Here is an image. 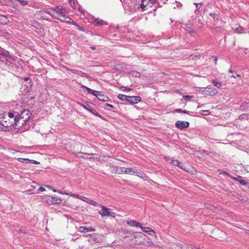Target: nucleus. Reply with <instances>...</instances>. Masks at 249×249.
I'll return each mask as SVG.
<instances>
[{
	"mask_svg": "<svg viewBox=\"0 0 249 249\" xmlns=\"http://www.w3.org/2000/svg\"><path fill=\"white\" fill-rule=\"evenodd\" d=\"M171 164L173 165L178 166L179 165L178 164H181V162L178 160H173V161H171Z\"/></svg>",
	"mask_w": 249,
	"mask_h": 249,
	"instance_id": "7c9ffc66",
	"label": "nucleus"
},
{
	"mask_svg": "<svg viewBox=\"0 0 249 249\" xmlns=\"http://www.w3.org/2000/svg\"><path fill=\"white\" fill-rule=\"evenodd\" d=\"M249 107V106L248 105V103L246 102H244L241 105L240 107V109L242 111H243Z\"/></svg>",
	"mask_w": 249,
	"mask_h": 249,
	"instance_id": "bb28decb",
	"label": "nucleus"
},
{
	"mask_svg": "<svg viewBox=\"0 0 249 249\" xmlns=\"http://www.w3.org/2000/svg\"><path fill=\"white\" fill-rule=\"evenodd\" d=\"M194 4L196 6V7L197 8L198 5H201L202 3H195Z\"/></svg>",
	"mask_w": 249,
	"mask_h": 249,
	"instance_id": "6e6d98bb",
	"label": "nucleus"
},
{
	"mask_svg": "<svg viewBox=\"0 0 249 249\" xmlns=\"http://www.w3.org/2000/svg\"><path fill=\"white\" fill-rule=\"evenodd\" d=\"M154 3V0H136L134 6L136 10L141 9L142 11H144L151 7Z\"/></svg>",
	"mask_w": 249,
	"mask_h": 249,
	"instance_id": "20e7f679",
	"label": "nucleus"
},
{
	"mask_svg": "<svg viewBox=\"0 0 249 249\" xmlns=\"http://www.w3.org/2000/svg\"><path fill=\"white\" fill-rule=\"evenodd\" d=\"M76 195V194H73V193H69V194L68 195H70V196H72V197H75Z\"/></svg>",
	"mask_w": 249,
	"mask_h": 249,
	"instance_id": "5fc2aeb1",
	"label": "nucleus"
},
{
	"mask_svg": "<svg viewBox=\"0 0 249 249\" xmlns=\"http://www.w3.org/2000/svg\"><path fill=\"white\" fill-rule=\"evenodd\" d=\"M165 159L166 161L167 162H168V163H170V164H171V161H173V160H172V159H170L169 157H166L165 158Z\"/></svg>",
	"mask_w": 249,
	"mask_h": 249,
	"instance_id": "79ce46f5",
	"label": "nucleus"
},
{
	"mask_svg": "<svg viewBox=\"0 0 249 249\" xmlns=\"http://www.w3.org/2000/svg\"><path fill=\"white\" fill-rule=\"evenodd\" d=\"M175 249H193V248L187 246L177 245Z\"/></svg>",
	"mask_w": 249,
	"mask_h": 249,
	"instance_id": "a878e982",
	"label": "nucleus"
},
{
	"mask_svg": "<svg viewBox=\"0 0 249 249\" xmlns=\"http://www.w3.org/2000/svg\"><path fill=\"white\" fill-rule=\"evenodd\" d=\"M46 187H47L48 188H49V189H52V188H52V187H51V186H49V185H47V186H46Z\"/></svg>",
	"mask_w": 249,
	"mask_h": 249,
	"instance_id": "680f3d73",
	"label": "nucleus"
},
{
	"mask_svg": "<svg viewBox=\"0 0 249 249\" xmlns=\"http://www.w3.org/2000/svg\"><path fill=\"white\" fill-rule=\"evenodd\" d=\"M108 97L104 95L103 93L100 95V97H98V99L100 101L106 102L108 100Z\"/></svg>",
	"mask_w": 249,
	"mask_h": 249,
	"instance_id": "393cba45",
	"label": "nucleus"
},
{
	"mask_svg": "<svg viewBox=\"0 0 249 249\" xmlns=\"http://www.w3.org/2000/svg\"><path fill=\"white\" fill-rule=\"evenodd\" d=\"M76 155L77 157L82 158H89L88 156H89L90 155H93L92 154H87L82 152H78L76 154Z\"/></svg>",
	"mask_w": 249,
	"mask_h": 249,
	"instance_id": "aec40b11",
	"label": "nucleus"
},
{
	"mask_svg": "<svg viewBox=\"0 0 249 249\" xmlns=\"http://www.w3.org/2000/svg\"><path fill=\"white\" fill-rule=\"evenodd\" d=\"M141 97L139 96H133L128 97V103L131 104H136L141 102Z\"/></svg>",
	"mask_w": 249,
	"mask_h": 249,
	"instance_id": "9d476101",
	"label": "nucleus"
},
{
	"mask_svg": "<svg viewBox=\"0 0 249 249\" xmlns=\"http://www.w3.org/2000/svg\"><path fill=\"white\" fill-rule=\"evenodd\" d=\"M0 55H1L5 58L10 59L12 60H16V56L13 55H11L9 52L5 50L3 48H0Z\"/></svg>",
	"mask_w": 249,
	"mask_h": 249,
	"instance_id": "6e6552de",
	"label": "nucleus"
},
{
	"mask_svg": "<svg viewBox=\"0 0 249 249\" xmlns=\"http://www.w3.org/2000/svg\"><path fill=\"white\" fill-rule=\"evenodd\" d=\"M69 3H70V5H71V6H74V1L73 0H68Z\"/></svg>",
	"mask_w": 249,
	"mask_h": 249,
	"instance_id": "c03bdc74",
	"label": "nucleus"
},
{
	"mask_svg": "<svg viewBox=\"0 0 249 249\" xmlns=\"http://www.w3.org/2000/svg\"><path fill=\"white\" fill-rule=\"evenodd\" d=\"M129 97V96H126L125 95L122 94H120L118 96V98L120 100H121L123 101H125L127 102H128V99Z\"/></svg>",
	"mask_w": 249,
	"mask_h": 249,
	"instance_id": "4be33fe9",
	"label": "nucleus"
},
{
	"mask_svg": "<svg viewBox=\"0 0 249 249\" xmlns=\"http://www.w3.org/2000/svg\"><path fill=\"white\" fill-rule=\"evenodd\" d=\"M102 210L99 212V213L102 216H109L114 218L116 216V213L109 211V209L105 206H101Z\"/></svg>",
	"mask_w": 249,
	"mask_h": 249,
	"instance_id": "39448f33",
	"label": "nucleus"
},
{
	"mask_svg": "<svg viewBox=\"0 0 249 249\" xmlns=\"http://www.w3.org/2000/svg\"><path fill=\"white\" fill-rule=\"evenodd\" d=\"M37 190L38 192H43V191H45V189L41 187H39Z\"/></svg>",
	"mask_w": 249,
	"mask_h": 249,
	"instance_id": "de8ad7c7",
	"label": "nucleus"
},
{
	"mask_svg": "<svg viewBox=\"0 0 249 249\" xmlns=\"http://www.w3.org/2000/svg\"><path fill=\"white\" fill-rule=\"evenodd\" d=\"M31 115L28 109H24L20 114L18 113V115L16 116V126L22 127L26 125L27 122L31 120Z\"/></svg>",
	"mask_w": 249,
	"mask_h": 249,
	"instance_id": "7ed1b4c3",
	"label": "nucleus"
},
{
	"mask_svg": "<svg viewBox=\"0 0 249 249\" xmlns=\"http://www.w3.org/2000/svg\"><path fill=\"white\" fill-rule=\"evenodd\" d=\"M130 73L132 75L137 77H139L141 75L140 73L136 71H132Z\"/></svg>",
	"mask_w": 249,
	"mask_h": 249,
	"instance_id": "2f4dec72",
	"label": "nucleus"
},
{
	"mask_svg": "<svg viewBox=\"0 0 249 249\" xmlns=\"http://www.w3.org/2000/svg\"><path fill=\"white\" fill-rule=\"evenodd\" d=\"M83 88L86 89L89 93H90L94 96H96V93H98V91L92 89L87 87L84 86Z\"/></svg>",
	"mask_w": 249,
	"mask_h": 249,
	"instance_id": "6ab92c4d",
	"label": "nucleus"
},
{
	"mask_svg": "<svg viewBox=\"0 0 249 249\" xmlns=\"http://www.w3.org/2000/svg\"><path fill=\"white\" fill-rule=\"evenodd\" d=\"M127 224L129 225L131 227H139L141 229L142 227V224L139 222H137L135 220H130L127 221Z\"/></svg>",
	"mask_w": 249,
	"mask_h": 249,
	"instance_id": "f8f14e48",
	"label": "nucleus"
},
{
	"mask_svg": "<svg viewBox=\"0 0 249 249\" xmlns=\"http://www.w3.org/2000/svg\"><path fill=\"white\" fill-rule=\"evenodd\" d=\"M193 97H194V96H191V95H185V96H183V98H184L185 99H187V100L193 98Z\"/></svg>",
	"mask_w": 249,
	"mask_h": 249,
	"instance_id": "a19ab883",
	"label": "nucleus"
},
{
	"mask_svg": "<svg viewBox=\"0 0 249 249\" xmlns=\"http://www.w3.org/2000/svg\"><path fill=\"white\" fill-rule=\"evenodd\" d=\"M91 104L90 103H89V104H87V105L89 107V105Z\"/></svg>",
	"mask_w": 249,
	"mask_h": 249,
	"instance_id": "69168bd1",
	"label": "nucleus"
},
{
	"mask_svg": "<svg viewBox=\"0 0 249 249\" xmlns=\"http://www.w3.org/2000/svg\"><path fill=\"white\" fill-rule=\"evenodd\" d=\"M233 178L234 180L239 181L241 184H242L244 186H247L249 184V183L248 182H247V181H246V180L242 179L241 178V176H238L237 178Z\"/></svg>",
	"mask_w": 249,
	"mask_h": 249,
	"instance_id": "2eb2a0df",
	"label": "nucleus"
},
{
	"mask_svg": "<svg viewBox=\"0 0 249 249\" xmlns=\"http://www.w3.org/2000/svg\"><path fill=\"white\" fill-rule=\"evenodd\" d=\"M122 170H124V168L123 167H118L117 170H116V172L118 173V174H121L122 173Z\"/></svg>",
	"mask_w": 249,
	"mask_h": 249,
	"instance_id": "4c0bfd02",
	"label": "nucleus"
},
{
	"mask_svg": "<svg viewBox=\"0 0 249 249\" xmlns=\"http://www.w3.org/2000/svg\"><path fill=\"white\" fill-rule=\"evenodd\" d=\"M248 117L249 115L248 114H243L240 115L239 119L240 120L248 119Z\"/></svg>",
	"mask_w": 249,
	"mask_h": 249,
	"instance_id": "72a5a7b5",
	"label": "nucleus"
},
{
	"mask_svg": "<svg viewBox=\"0 0 249 249\" xmlns=\"http://www.w3.org/2000/svg\"><path fill=\"white\" fill-rule=\"evenodd\" d=\"M182 112L185 114H188V111L186 110H182Z\"/></svg>",
	"mask_w": 249,
	"mask_h": 249,
	"instance_id": "4d7b16f0",
	"label": "nucleus"
},
{
	"mask_svg": "<svg viewBox=\"0 0 249 249\" xmlns=\"http://www.w3.org/2000/svg\"><path fill=\"white\" fill-rule=\"evenodd\" d=\"M217 58H215L214 59V62H215V64H216V62H217Z\"/></svg>",
	"mask_w": 249,
	"mask_h": 249,
	"instance_id": "e2e57ef3",
	"label": "nucleus"
},
{
	"mask_svg": "<svg viewBox=\"0 0 249 249\" xmlns=\"http://www.w3.org/2000/svg\"><path fill=\"white\" fill-rule=\"evenodd\" d=\"M176 111L178 112H182V110L181 109H178L176 110Z\"/></svg>",
	"mask_w": 249,
	"mask_h": 249,
	"instance_id": "bf43d9fd",
	"label": "nucleus"
},
{
	"mask_svg": "<svg viewBox=\"0 0 249 249\" xmlns=\"http://www.w3.org/2000/svg\"><path fill=\"white\" fill-rule=\"evenodd\" d=\"M185 29L186 31L190 34H192V33H194V31L193 28V27H192V25L190 24H186L185 25Z\"/></svg>",
	"mask_w": 249,
	"mask_h": 249,
	"instance_id": "412c9836",
	"label": "nucleus"
},
{
	"mask_svg": "<svg viewBox=\"0 0 249 249\" xmlns=\"http://www.w3.org/2000/svg\"><path fill=\"white\" fill-rule=\"evenodd\" d=\"M81 196L79 195H76L75 197L80 199Z\"/></svg>",
	"mask_w": 249,
	"mask_h": 249,
	"instance_id": "13d9d810",
	"label": "nucleus"
},
{
	"mask_svg": "<svg viewBox=\"0 0 249 249\" xmlns=\"http://www.w3.org/2000/svg\"><path fill=\"white\" fill-rule=\"evenodd\" d=\"M30 163L36 164V163H37V161L36 160H30Z\"/></svg>",
	"mask_w": 249,
	"mask_h": 249,
	"instance_id": "864d4df0",
	"label": "nucleus"
},
{
	"mask_svg": "<svg viewBox=\"0 0 249 249\" xmlns=\"http://www.w3.org/2000/svg\"><path fill=\"white\" fill-rule=\"evenodd\" d=\"M83 107H84V109H85L86 110H87L89 112H90V110H92V109H90L89 107H88L85 105H83Z\"/></svg>",
	"mask_w": 249,
	"mask_h": 249,
	"instance_id": "a18cd8bd",
	"label": "nucleus"
},
{
	"mask_svg": "<svg viewBox=\"0 0 249 249\" xmlns=\"http://www.w3.org/2000/svg\"><path fill=\"white\" fill-rule=\"evenodd\" d=\"M87 203L88 204H89L94 206H101L100 204L98 203L97 202H96L93 200L89 199H88Z\"/></svg>",
	"mask_w": 249,
	"mask_h": 249,
	"instance_id": "b1692460",
	"label": "nucleus"
},
{
	"mask_svg": "<svg viewBox=\"0 0 249 249\" xmlns=\"http://www.w3.org/2000/svg\"><path fill=\"white\" fill-rule=\"evenodd\" d=\"M24 80L25 81H30V82L31 81V79L29 78V77H25L24 78Z\"/></svg>",
	"mask_w": 249,
	"mask_h": 249,
	"instance_id": "603ef678",
	"label": "nucleus"
},
{
	"mask_svg": "<svg viewBox=\"0 0 249 249\" xmlns=\"http://www.w3.org/2000/svg\"><path fill=\"white\" fill-rule=\"evenodd\" d=\"M92 155H90L89 156H88V159H92V160H97L98 158L97 157H92Z\"/></svg>",
	"mask_w": 249,
	"mask_h": 249,
	"instance_id": "49530a36",
	"label": "nucleus"
},
{
	"mask_svg": "<svg viewBox=\"0 0 249 249\" xmlns=\"http://www.w3.org/2000/svg\"><path fill=\"white\" fill-rule=\"evenodd\" d=\"M90 112L92 113L95 116H98V117L100 116V115L99 114V113L98 112H97L96 111H95V110L92 109V110H90Z\"/></svg>",
	"mask_w": 249,
	"mask_h": 249,
	"instance_id": "c9c22d12",
	"label": "nucleus"
},
{
	"mask_svg": "<svg viewBox=\"0 0 249 249\" xmlns=\"http://www.w3.org/2000/svg\"><path fill=\"white\" fill-rule=\"evenodd\" d=\"M106 106H107V107H111L112 108H114V107L113 105H111V104H109L107 103V104H106Z\"/></svg>",
	"mask_w": 249,
	"mask_h": 249,
	"instance_id": "8fccbe9b",
	"label": "nucleus"
},
{
	"mask_svg": "<svg viewBox=\"0 0 249 249\" xmlns=\"http://www.w3.org/2000/svg\"><path fill=\"white\" fill-rule=\"evenodd\" d=\"M232 72H232V71L231 70H229V76L230 77H234V78H235V76H234V75H233L232 74Z\"/></svg>",
	"mask_w": 249,
	"mask_h": 249,
	"instance_id": "37998d69",
	"label": "nucleus"
},
{
	"mask_svg": "<svg viewBox=\"0 0 249 249\" xmlns=\"http://www.w3.org/2000/svg\"><path fill=\"white\" fill-rule=\"evenodd\" d=\"M202 114L204 115H209L210 113V112L208 110H202Z\"/></svg>",
	"mask_w": 249,
	"mask_h": 249,
	"instance_id": "e433bc0d",
	"label": "nucleus"
},
{
	"mask_svg": "<svg viewBox=\"0 0 249 249\" xmlns=\"http://www.w3.org/2000/svg\"><path fill=\"white\" fill-rule=\"evenodd\" d=\"M46 200L50 205L60 204L62 203L61 199L56 196H48L46 197Z\"/></svg>",
	"mask_w": 249,
	"mask_h": 249,
	"instance_id": "423d86ee",
	"label": "nucleus"
},
{
	"mask_svg": "<svg viewBox=\"0 0 249 249\" xmlns=\"http://www.w3.org/2000/svg\"><path fill=\"white\" fill-rule=\"evenodd\" d=\"M131 174L136 175L141 178H143L144 180L147 179V177L146 176L143 177L142 174L141 173H140V172H139L137 170H134L133 169V171L131 172Z\"/></svg>",
	"mask_w": 249,
	"mask_h": 249,
	"instance_id": "dca6fc26",
	"label": "nucleus"
},
{
	"mask_svg": "<svg viewBox=\"0 0 249 249\" xmlns=\"http://www.w3.org/2000/svg\"><path fill=\"white\" fill-rule=\"evenodd\" d=\"M93 23L95 25L99 26L102 25L103 24H107L103 20L98 18L94 19Z\"/></svg>",
	"mask_w": 249,
	"mask_h": 249,
	"instance_id": "f3484780",
	"label": "nucleus"
},
{
	"mask_svg": "<svg viewBox=\"0 0 249 249\" xmlns=\"http://www.w3.org/2000/svg\"><path fill=\"white\" fill-rule=\"evenodd\" d=\"M90 49L92 50H95L96 49V48L95 46H91L90 47Z\"/></svg>",
	"mask_w": 249,
	"mask_h": 249,
	"instance_id": "052dcab7",
	"label": "nucleus"
},
{
	"mask_svg": "<svg viewBox=\"0 0 249 249\" xmlns=\"http://www.w3.org/2000/svg\"><path fill=\"white\" fill-rule=\"evenodd\" d=\"M20 231L21 232L25 233V228L24 227H21L20 229Z\"/></svg>",
	"mask_w": 249,
	"mask_h": 249,
	"instance_id": "09e8293b",
	"label": "nucleus"
},
{
	"mask_svg": "<svg viewBox=\"0 0 249 249\" xmlns=\"http://www.w3.org/2000/svg\"><path fill=\"white\" fill-rule=\"evenodd\" d=\"M18 161L21 162L22 163H30V160L28 159H23V158H19L18 159Z\"/></svg>",
	"mask_w": 249,
	"mask_h": 249,
	"instance_id": "cd10ccee",
	"label": "nucleus"
},
{
	"mask_svg": "<svg viewBox=\"0 0 249 249\" xmlns=\"http://www.w3.org/2000/svg\"><path fill=\"white\" fill-rule=\"evenodd\" d=\"M224 174L226 175H229V173L226 172H224Z\"/></svg>",
	"mask_w": 249,
	"mask_h": 249,
	"instance_id": "0e129e2a",
	"label": "nucleus"
},
{
	"mask_svg": "<svg viewBox=\"0 0 249 249\" xmlns=\"http://www.w3.org/2000/svg\"><path fill=\"white\" fill-rule=\"evenodd\" d=\"M145 240V242H146V243L145 244L146 246H150L153 244L152 242L150 239V238L147 237Z\"/></svg>",
	"mask_w": 249,
	"mask_h": 249,
	"instance_id": "473e14b6",
	"label": "nucleus"
},
{
	"mask_svg": "<svg viewBox=\"0 0 249 249\" xmlns=\"http://www.w3.org/2000/svg\"><path fill=\"white\" fill-rule=\"evenodd\" d=\"M179 164V165H178V166L180 168L183 169L184 170H186V168L185 167V166L183 164L181 163V164Z\"/></svg>",
	"mask_w": 249,
	"mask_h": 249,
	"instance_id": "58836bf2",
	"label": "nucleus"
},
{
	"mask_svg": "<svg viewBox=\"0 0 249 249\" xmlns=\"http://www.w3.org/2000/svg\"><path fill=\"white\" fill-rule=\"evenodd\" d=\"M189 125V123L186 121H178L176 123V127L179 129H183L187 128Z\"/></svg>",
	"mask_w": 249,
	"mask_h": 249,
	"instance_id": "1a4fd4ad",
	"label": "nucleus"
},
{
	"mask_svg": "<svg viewBox=\"0 0 249 249\" xmlns=\"http://www.w3.org/2000/svg\"><path fill=\"white\" fill-rule=\"evenodd\" d=\"M232 29L235 32L238 34L242 33L244 31V28L239 25L238 27L236 26H234L232 27Z\"/></svg>",
	"mask_w": 249,
	"mask_h": 249,
	"instance_id": "a211bd4d",
	"label": "nucleus"
},
{
	"mask_svg": "<svg viewBox=\"0 0 249 249\" xmlns=\"http://www.w3.org/2000/svg\"><path fill=\"white\" fill-rule=\"evenodd\" d=\"M18 115V112L13 110L9 112L0 113V125L7 128L11 126H16V116Z\"/></svg>",
	"mask_w": 249,
	"mask_h": 249,
	"instance_id": "f257e3e1",
	"label": "nucleus"
},
{
	"mask_svg": "<svg viewBox=\"0 0 249 249\" xmlns=\"http://www.w3.org/2000/svg\"><path fill=\"white\" fill-rule=\"evenodd\" d=\"M102 94V92L98 91V93H96V95L95 96H96L98 98V97H100V95H101Z\"/></svg>",
	"mask_w": 249,
	"mask_h": 249,
	"instance_id": "3c124183",
	"label": "nucleus"
},
{
	"mask_svg": "<svg viewBox=\"0 0 249 249\" xmlns=\"http://www.w3.org/2000/svg\"><path fill=\"white\" fill-rule=\"evenodd\" d=\"M54 14L53 18L58 19L63 22H67L69 23H72L74 25L78 26L76 22H74L73 20L68 16V13L65 8L62 6H56L53 8Z\"/></svg>",
	"mask_w": 249,
	"mask_h": 249,
	"instance_id": "f03ea898",
	"label": "nucleus"
},
{
	"mask_svg": "<svg viewBox=\"0 0 249 249\" xmlns=\"http://www.w3.org/2000/svg\"><path fill=\"white\" fill-rule=\"evenodd\" d=\"M237 77H239V76H240V75H239V74H237Z\"/></svg>",
	"mask_w": 249,
	"mask_h": 249,
	"instance_id": "338daca9",
	"label": "nucleus"
},
{
	"mask_svg": "<svg viewBox=\"0 0 249 249\" xmlns=\"http://www.w3.org/2000/svg\"><path fill=\"white\" fill-rule=\"evenodd\" d=\"M204 94L207 95L214 96L218 93V90L214 88L211 86H207L205 88L203 91Z\"/></svg>",
	"mask_w": 249,
	"mask_h": 249,
	"instance_id": "0eeeda50",
	"label": "nucleus"
},
{
	"mask_svg": "<svg viewBox=\"0 0 249 249\" xmlns=\"http://www.w3.org/2000/svg\"><path fill=\"white\" fill-rule=\"evenodd\" d=\"M211 82L215 87L218 89H220L223 85V82L218 79H213Z\"/></svg>",
	"mask_w": 249,
	"mask_h": 249,
	"instance_id": "ddd939ff",
	"label": "nucleus"
},
{
	"mask_svg": "<svg viewBox=\"0 0 249 249\" xmlns=\"http://www.w3.org/2000/svg\"><path fill=\"white\" fill-rule=\"evenodd\" d=\"M15 0L19 2L21 5H23V6L26 5L28 3V2L27 0Z\"/></svg>",
	"mask_w": 249,
	"mask_h": 249,
	"instance_id": "c756f323",
	"label": "nucleus"
},
{
	"mask_svg": "<svg viewBox=\"0 0 249 249\" xmlns=\"http://www.w3.org/2000/svg\"><path fill=\"white\" fill-rule=\"evenodd\" d=\"M248 234H249V231H248V232H247Z\"/></svg>",
	"mask_w": 249,
	"mask_h": 249,
	"instance_id": "774afa93",
	"label": "nucleus"
},
{
	"mask_svg": "<svg viewBox=\"0 0 249 249\" xmlns=\"http://www.w3.org/2000/svg\"><path fill=\"white\" fill-rule=\"evenodd\" d=\"M53 191L54 192H57V193H58L59 194H63V195H67L69 194V193H68L63 192L62 191H60V190H57L53 189Z\"/></svg>",
	"mask_w": 249,
	"mask_h": 249,
	"instance_id": "f704fd0d",
	"label": "nucleus"
},
{
	"mask_svg": "<svg viewBox=\"0 0 249 249\" xmlns=\"http://www.w3.org/2000/svg\"><path fill=\"white\" fill-rule=\"evenodd\" d=\"M141 229L142 231L144 232L147 233L151 236H155V238L157 237V235H156V232L154 230H152L150 227H141Z\"/></svg>",
	"mask_w": 249,
	"mask_h": 249,
	"instance_id": "9b49d317",
	"label": "nucleus"
},
{
	"mask_svg": "<svg viewBox=\"0 0 249 249\" xmlns=\"http://www.w3.org/2000/svg\"><path fill=\"white\" fill-rule=\"evenodd\" d=\"M124 168V170H122V174H131V172L133 171V168Z\"/></svg>",
	"mask_w": 249,
	"mask_h": 249,
	"instance_id": "5701e85b",
	"label": "nucleus"
},
{
	"mask_svg": "<svg viewBox=\"0 0 249 249\" xmlns=\"http://www.w3.org/2000/svg\"><path fill=\"white\" fill-rule=\"evenodd\" d=\"M45 13L50 15L51 16H52L53 18V14H54V10L53 8L49 9V10H46L45 11Z\"/></svg>",
	"mask_w": 249,
	"mask_h": 249,
	"instance_id": "c85d7f7f",
	"label": "nucleus"
},
{
	"mask_svg": "<svg viewBox=\"0 0 249 249\" xmlns=\"http://www.w3.org/2000/svg\"><path fill=\"white\" fill-rule=\"evenodd\" d=\"M80 199L87 203L89 198L85 196H81Z\"/></svg>",
	"mask_w": 249,
	"mask_h": 249,
	"instance_id": "ea45409f",
	"label": "nucleus"
},
{
	"mask_svg": "<svg viewBox=\"0 0 249 249\" xmlns=\"http://www.w3.org/2000/svg\"><path fill=\"white\" fill-rule=\"evenodd\" d=\"M79 231L81 232H87L94 231L95 229L91 227L87 228L85 227L81 226L79 228Z\"/></svg>",
	"mask_w": 249,
	"mask_h": 249,
	"instance_id": "4468645a",
	"label": "nucleus"
}]
</instances>
